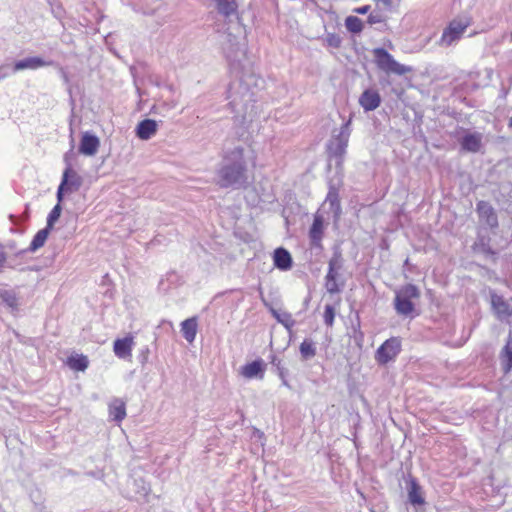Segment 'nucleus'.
Listing matches in <instances>:
<instances>
[{
    "instance_id": "1",
    "label": "nucleus",
    "mask_w": 512,
    "mask_h": 512,
    "mask_svg": "<svg viewBox=\"0 0 512 512\" xmlns=\"http://www.w3.org/2000/svg\"><path fill=\"white\" fill-rule=\"evenodd\" d=\"M343 264L344 259L339 252H335L333 257L329 260V269L326 275L325 287L331 294L338 293L341 287L344 286L343 279Z\"/></svg>"
},
{
    "instance_id": "2",
    "label": "nucleus",
    "mask_w": 512,
    "mask_h": 512,
    "mask_svg": "<svg viewBox=\"0 0 512 512\" xmlns=\"http://www.w3.org/2000/svg\"><path fill=\"white\" fill-rule=\"evenodd\" d=\"M349 122L343 124L338 131L337 134H333L331 140L327 144V154L329 157L328 167L331 166V161L335 160V165L339 166L341 164L342 155L345 152V148L348 143L349 131H348Z\"/></svg>"
},
{
    "instance_id": "3",
    "label": "nucleus",
    "mask_w": 512,
    "mask_h": 512,
    "mask_svg": "<svg viewBox=\"0 0 512 512\" xmlns=\"http://www.w3.org/2000/svg\"><path fill=\"white\" fill-rule=\"evenodd\" d=\"M420 297V291L417 286L407 284L396 292L394 306L398 314L408 316L414 311L412 299Z\"/></svg>"
},
{
    "instance_id": "4",
    "label": "nucleus",
    "mask_w": 512,
    "mask_h": 512,
    "mask_svg": "<svg viewBox=\"0 0 512 512\" xmlns=\"http://www.w3.org/2000/svg\"><path fill=\"white\" fill-rule=\"evenodd\" d=\"M375 62L379 69L397 75H404L411 69L405 65L398 63L391 54L384 48H376L373 50Z\"/></svg>"
},
{
    "instance_id": "5",
    "label": "nucleus",
    "mask_w": 512,
    "mask_h": 512,
    "mask_svg": "<svg viewBox=\"0 0 512 512\" xmlns=\"http://www.w3.org/2000/svg\"><path fill=\"white\" fill-rule=\"evenodd\" d=\"M472 23L469 16H459L453 19L448 27L443 31L441 37V44L450 46L453 42L459 40L466 30Z\"/></svg>"
},
{
    "instance_id": "6",
    "label": "nucleus",
    "mask_w": 512,
    "mask_h": 512,
    "mask_svg": "<svg viewBox=\"0 0 512 512\" xmlns=\"http://www.w3.org/2000/svg\"><path fill=\"white\" fill-rule=\"evenodd\" d=\"M401 350V342L398 338L392 337L386 340L376 351L375 358L380 364H387L393 360Z\"/></svg>"
},
{
    "instance_id": "7",
    "label": "nucleus",
    "mask_w": 512,
    "mask_h": 512,
    "mask_svg": "<svg viewBox=\"0 0 512 512\" xmlns=\"http://www.w3.org/2000/svg\"><path fill=\"white\" fill-rule=\"evenodd\" d=\"M245 167L242 164H235L232 166L224 167L221 170V179L219 186L226 188L229 187L244 177Z\"/></svg>"
},
{
    "instance_id": "8",
    "label": "nucleus",
    "mask_w": 512,
    "mask_h": 512,
    "mask_svg": "<svg viewBox=\"0 0 512 512\" xmlns=\"http://www.w3.org/2000/svg\"><path fill=\"white\" fill-rule=\"evenodd\" d=\"M134 345L132 334H128L124 338H118L113 344L114 354L120 359L131 360Z\"/></svg>"
},
{
    "instance_id": "9",
    "label": "nucleus",
    "mask_w": 512,
    "mask_h": 512,
    "mask_svg": "<svg viewBox=\"0 0 512 512\" xmlns=\"http://www.w3.org/2000/svg\"><path fill=\"white\" fill-rule=\"evenodd\" d=\"M339 185H340L339 179L337 180L336 184L330 182L328 194L326 196L325 201L322 203V206L327 205V204L329 205L328 212H331L333 214L335 220L339 218L340 213H341V205H340V199H339L338 188H337V186H339Z\"/></svg>"
},
{
    "instance_id": "10",
    "label": "nucleus",
    "mask_w": 512,
    "mask_h": 512,
    "mask_svg": "<svg viewBox=\"0 0 512 512\" xmlns=\"http://www.w3.org/2000/svg\"><path fill=\"white\" fill-rule=\"evenodd\" d=\"M100 147V140L97 136L85 132L82 134L79 152L86 156H93L98 152Z\"/></svg>"
},
{
    "instance_id": "11",
    "label": "nucleus",
    "mask_w": 512,
    "mask_h": 512,
    "mask_svg": "<svg viewBox=\"0 0 512 512\" xmlns=\"http://www.w3.org/2000/svg\"><path fill=\"white\" fill-rule=\"evenodd\" d=\"M266 365L262 359L254 360L241 367V375L246 379L264 378Z\"/></svg>"
},
{
    "instance_id": "12",
    "label": "nucleus",
    "mask_w": 512,
    "mask_h": 512,
    "mask_svg": "<svg viewBox=\"0 0 512 512\" xmlns=\"http://www.w3.org/2000/svg\"><path fill=\"white\" fill-rule=\"evenodd\" d=\"M483 135L479 132L465 134L461 141V148L466 152L477 153L483 145Z\"/></svg>"
},
{
    "instance_id": "13",
    "label": "nucleus",
    "mask_w": 512,
    "mask_h": 512,
    "mask_svg": "<svg viewBox=\"0 0 512 512\" xmlns=\"http://www.w3.org/2000/svg\"><path fill=\"white\" fill-rule=\"evenodd\" d=\"M477 212L479 217L484 220L486 225H488L490 228H496L498 226L497 214L494 208L488 202H478Z\"/></svg>"
},
{
    "instance_id": "14",
    "label": "nucleus",
    "mask_w": 512,
    "mask_h": 512,
    "mask_svg": "<svg viewBox=\"0 0 512 512\" xmlns=\"http://www.w3.org/2000/svg\"><path fill=\"white\" fill-rule=\"evenodd\" d=\"M359 104L365 111H373L381 104V97L376 90L366 89L359 97Z\"/></svg>"
},
{
    "instance_id": "15",
    "label": "nucleus",
    "mask_w": 512,
    "mask_h": 512,
    "mask_svg": "<svg viewBox=\"0 0 512 512\" xmlns=\"http://www.w3.org/2000/svg\"><path fill=\"white\" fill-rule=\"evenodd\" d=\"M491 305L499 319H504L512 315V309L509 303L496 293L491 294Z\"/></svg>"
},
{
    "instance_id": "16",
    "label": "nucleus",
    "mask_w": 512,
    "mask_h": 512,
    "mask_svg": "<svg viewBox=\"0 0 512 512\" xmlns=\"http://www.w3.org/2000/svg\"><path fill=\"white\" fill-rule=\"evenodd\" d=\"M52 65V61H45L40 57H28L14 63V71L25 69L36 70L44 66Z\"/></svg>"
},
{
    "instance_id": "17",
    "label": "nucleus",
    "mask_w": 512,
    "mask_h": 512,
    "mask_svg": "<svg viewBox=\"0 0 512 512\" xmlns=\"http://www.w3.org/2000/svg\"><path fill=\"white\" fill-rule=\"evenodd\" d=\"M273 262L274 266L282 271L291 269L293 264L291 254L283 247L274 250Z\"/></svg>"
},
{
    "instance_id": "18",
    "label": "nucleus",
    "mask_w": 512,
    "mask_h": 512,
    "mask_svg": "<svg viewBox=\"0 0 512 512\" xmlns=\"http://www.w3.org/2000/svg\"><path fill=\"white\" fill-rule=\"evenodd\" d=\"M70 176L76 177V174L71 170V168H67L63 173V178H62L61 184L59 185L58 191H57V199H58L59 204L63 199V192L65 190H71L72 187L74 189H78V187L80 186L79 179L76 178L75 180L69 181Z\"/></svg>"
},
{
    "instance_id": "19",
    "label": "nucleus",
    "mask_w": 512,
    "mask_h": 512,
    "mask_svg": "<svg viewBox=\"0 0 512 512\" xmlns=\"http://www.w3.org/2000/svg\"><path fill=\"white\" fill-rule=\"evenodd\" d=\"M109 416L116 422H121L126 417V403L120 398L113 399L108 405Z\"/></svg>"
},
{
    "instance_id": "20",
    "label": "nucleus",
    "mask_w": 512,
    "mask_h": 512,
    "mask_svg": "<svg viewBox=\"0 0 512 512\" xmlns=\"http://www.w3.org/2000/svg\"><path fill=\"white\" fill-rule=\"evenodd\" d=\"M408 499L414 506L423 505L425 503V499L422 495V488L415 478H410L409 480Z\"/></svg>"
},
{
    "instance_id": "21",
    "label": "nucleus",
    "mask_w": 512,
    "mask_h": 512,
    "mask_svg": "<svg viewBox=\"0 0 512 512\" xmlns=\"http://www.w3.org/2000/svg\"><path fill=\"white\" fill-rule=\"evenodd\" d=\"M197 329V317L188 318L181 323L182 335L188 343H192L195 340Z\"/></svg>"
},
{
    "instance_id": "22",
    "label": "nucleus",
    "mask_w": 512,
    "mask_h": 512,
    "mask_svg": "<svg viewBox=\"0 0 512 512\" xmlns=\"http://www.w3.org/2000/svg\"><path fill=\"white\" fill-rule=\"evenodd\" d=\"M157 131V123L152 119H145L137 126V136L142 140L150 139Z\"/></svg>"
},
{
    "instance_id": "23",
    "label": "nucleus",
    "mask_w": 512,
    "mask_h": 512,
    "mask_svg": "<svg viewBox=\"0 0 512 512\" xmlns=\"http://www.w3.org/2000/svg\"><path fill=\"white\" fill-rule=\"evenodd\" d=\"M500 360L503 371L509 373L512 370V336L509 334L506 345L500 352Z\"/></svg>"
},
{
    "instance_id": "24",
    "label": "nucleus",
    "mask_w": 512,
    "mask_h": 512,
    "mask_svg": "<svg viewBox=\"0 0 512 512\" xmlns=\"http://www.w3.org/2000/svg\"><path fill=\"white\" fill-rule=\"evenodd\" d=\"M66 364L73 371L83 372L88 368L89 360L83 354H73L67 358Z\"/></svg>"
},
{
    "instance_id": "25",
    "label": "nucleus",
    "mask_w": 512,
    "mask_h": 512,
    "mask_svg": "<svg viewBox=\"0 0 512 512\" xmlns=\"http://www.w3.org/2000/svg\"><path fill=\"white\" fill-rule=\"evenodd\" d=\"M49 230H50V228L46 227L44 229L39 230L35 234V236L33 237L32 241L30 243L29 251L35 252L36 250H38L39 248L44 246V244L48 238V235H49Z\"/></svg>"
},
{
    "instance_id": "26",
    "label": "nucleus",
    "mask_w": 512,
    "mask_h": 512,
    "mask_svg": "<svg viewBox=\"0 0 512 512\" xmlns=\"http://www.w3.org/2000/svg\"><path fill=\"white\" fill-rule=\"evenodd\" d=\"M217 8L224 16H230L237 10L236 0H216Z\"/></svg>"
},
{
    "instance_id": "27",
    "label": "nucleus",
    "mask_w": 512,
    "mask_h": 512,
    "mask_svg": "<svg viewBox=\"0 0 512 512\" xmlns=\"http://www.w3.org/2000/svg\"><path fill=\"white\" fill-rule=\"evenodd\" d=\"M300 355L303 360H308L316 355V345L310 339H305L300 345Z\"/></svg>"
},
{
    "instance_id": "28",
    "label": "nucleus",
    "mask_w": 512,
    "mask_h": 512,
    "mask_svg": "<svg viewBox=\"0 0 512 512\" xmlns=\"http://www.w3.org/2000/svg\"><path fill=\"white\" fill-rule=\"evenodd\" d=\"M345 26L351 33H360L363 30V22L356 16H348L345 20Z\"/></svg>"
},
{
    "instance_id": "29",
    "label": "nucleus",
    "mask_w": 512,
    "mask_h": 512,
    "mask_svg": "<svg viewBox=\"0 0 512 512\" xmlns=\"http://www.w3.org/2000/svg\"><path fill=\"white\" fill-rule=\"evenodd\" d=\"M319 234H320V216H318V214H315L313 225L310 230L311 242L315 245H317V240L319 238Z\"/></svg>"
},
{
    "instance_id": "30",
    "label": "nucleus",
    "mask_w": 512,
    "mask_h": 512,
    "mask_svg": "<svg viewBox=\"0 0 512 512\" xmlns=\"http://www.w3.org/2000/svg\"><path fill=\"white\" fill-rule=\"evenodd\" d=\"M325 41L328 47L338 49L342 44V37L340 36V34L327 33Z\"/></svg>"
},
{
    "instance_id": "31",
    "label": "nucleus",
    "mask_w": 512,
    "mask_h": 512,
    "mask_svg": "<svg viewBox=\"0 0 512 512\" xmlns=\"http://www.w3.org/2000/svg\"><path fill=\"white\" fill-rule=\"evenodd\" d=\"M60 215H61V206L59 203H57L48 215L47 227L51 229L53 227L54 223L59 219Z\"/></svg>"
},
{
    "instance_id": "32",
    "label": "nucleus",
    "mask_w": 512,
    "mask_h": 512,
    "mask_svg": "<svg viewBox=\"0 0 512 512\" xmlns=\"http://www.w3.org/2000/svg\"><path fill=\"white\" fill-rule=\"evenodd\" d=\"M335 317V309L332 305L325 306L324 320L327 325H332Z\"/></svg>"
},
{
    "instance_id": "33",
    "label": "nucleus",
    "mask_w": 512,
    "mask_h": 512,
    "mask_svg": "<svg viewBox=\"0 0 512 512\" xmlns=\"http://www.w3.org/2000/svg\"><path fill=\"white\" fill-rule=\"evenodd\" d=\"M7 259H8V252L6 250V247L4 244H2L0 242V272L5 267Z\"/></svg>"
},
{
    "instance_id": "34",
    "label": "nucleus",
    "mask_w": 512,
    "mask_h": 512,
    "mask_svg": "<svg viewBox=\"0 0 512 512\" xmlns=\"http://www.w3.org/2000/svg\"><path fill=\"white\" fill-rule=\"evenodd\" d=\"M382 22H384V17L380 13H371L368 17V23L371 25Z\"/></svg>"
},
{
    "instance_id": "35",
    "label": "nucleus",
    "mask_w": 512,
    "mask_h": 512,
    "mask_svg": "<svg viewBox=\"0 0 512 512\" xmlns=\"http://www.w3.org/2000/svg\"><path fill=\"white\" fill-rule=\"evenodd\" d=\"M370 10V6L369 5H365V6H362V7H359V8H355L354 9V12L357 13V14H366L368 13Z\"/></svg>"
},
{
    "instance_id": "36",
    "label": "nucleus",
    "mask_w": 512,
    "mask_h": 512,
    "mask_svg": "<svg viewBox=\"0 0 512 512\" xmlns=\"http://www.w3.org/2000/svg\"><path fill=\"white\" fill-rule=\"evenodd\" d=\"M378 4L383 5L384 7H391L393 5V0H376Z\"/></svg>"
},
{
    "instance_id": "37",
    "label": "nucleus",
    "mask_w": 512,
    "mask_h": 512,
    "mask_svg": "<svg viewBox=\"0 0 512 512\" xmlns=\"http://www.w3.org/2000/svg\"><path fill=\"white\" fill-rule=\"evenodd\" d=\"M272 314L274 317H276L280 321L279 314L275 310H272Z\"/></svg>"
},
{
    "instance_id": "38",
    "label": "nucleus",
    "mask_w": 512,
    "mask_h": 512,
    "mask_svg": "<svg viewBox=\"0 0 512 512\" xmlns=\"http://www.w3.org/2000/svg\"><path fill=\"white\" fill-rule=\"evenodd\" d=\"M509 126H511V127H512V118H511V119H510V121H509Z\"/></svg>"
}]
</instances>
